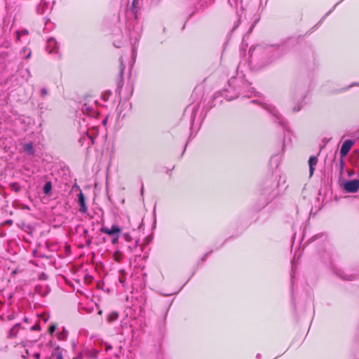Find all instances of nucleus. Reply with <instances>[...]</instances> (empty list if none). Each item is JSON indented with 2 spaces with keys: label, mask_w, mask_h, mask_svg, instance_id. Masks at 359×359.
Segmentation results:
<instances>
[{
  "label": "nucleus",
  "mask_w": 359,
  "mask_h": 359,
  "mask_svg": "<svg viewBox=\"0 0 359 359\" xmlns=\"http://www.w3.org/2000/svg\"><path fill=\"white\" fill-rule=\"evenodd\" d=\"M344 189L348 193H355L359 189V180H353L344 183Z\"/></svg>",
  "instance_id": "1"
},
{
  "label": "nucleus",
  "mask_w": 359,
  "mask_h": 359,
  "mask_svg": "<svg viewBox=\"0 0 359 359\" xmlns=\"http://www.w3.org/2000/svg\"><path fill=\"white\" fill-rule=\"evenodd\" d=\"M264 108L266 110H267L270 114H271L275 118H276L277 120H278L280 125L284 126V125H285L284 119L282 118L281 115L276 110L275 107H273L271 104H264Z\"/></svg>",
  "instance_id": "2"
},
{
  "label": "nucleus",
  "mask_w": 359,
  "mask_h": 359,
  "mask_svg": "<svg viewBox=\"0 0 359 359\" xmlns=\"http://www.w3.org/2000/svg\"><path fill=\"white\" fill-rule=\"evenodd\" d=\"M354 143L355 141L352 140H347L343 143L340 149L341 158H345L346 156Z\"/></svg>",
  "instance_id": "3"
},
{
  "label": "nucleus",
  "mask_w": 359,
  "mask_h": 359,
  "mask_svg": "<svg viewBox=\"0 0 359 359\" xmlns=\"http://www.w3.org/2000/svg\"><path fill=\"white\" fill-rule=\"evenodd\" d=\"M102 233H106L109 236H113L115 235H119L121 231V229L117 225H112L111 228L102 227L100 229Z\"/></svg>",
  "instance_id": "4"
},
{
  "label": "nucleus",
  "mask_w": 359,
  "mask_h": 359,
  "mask_svg": "<svg viewBox=\"0 0 359 359\" xmlns=\"http://www.w3.org/2000/svg\"><path fill=\"white\" fill-rule=\"evenodd\" d=\"M262 196L263 197L264 204L268 203L269 201H271L274 196L273 194L272 187H266L264 188L262 192Z\"/></svg>",
  "instance_id": "5"
},
{
  "label": "nucleus",
  "mask_w": 359,
  "mask_h": 359,
  "mask_svg": "<svg viewBox=\"0 0 359 359\" xmlns=\"http://www.w3.org/2000/svg\"><path fill=\"white\" fill-rule=\"evenodd\" d=\"M78 203L79 205V211L82 213H86L88 210L87 205L86 204V200L84 194L80 191L78 195Z\"/></svg>",
  "instance_id": "6"
},
{
  "label": "nucleus",
  "mask_w": 359,
  "mask_h": 359,
  "mask_svg": "<svg viewBox=\"0 0 359 359\" xmlns=\"http://www.w3.org/2000/svg\"><path fill=\"white\" fill-rule=\"evenodd\" d=\"M46 48L49 53L57 52L58 49V45L55 39L50 38L48 39Z\"/></svg>",
  "instance_id": "7"
},
{
  "label": "nucleus",
  "mask_w": 359,
  "mask_h": 359,
  "mask_svg": "<svg viewBox=\"0 0 359 359\" xmlns=\"http://www.w3.org/2000/svg\"><path fill=\"white\" fill-rule=\"evenodd\" d=\"M22 151L27 155L33 156L34 154V149L32 142H27L22 144Z\"/></svg>",
  "instance_id": "8"
},
{
  "label": "nucleus",
  "mask_w": 359,
  "mask_h": 359,
  "mask_svg": "<svg viewBox=\"0 0 359 359\" xmlns=\"http://www.w3.org/2000/svg\"><path fill=\"white\" fill-rule=\"evenodd\" d=\"M81 111L83 114H86L89 116H95V109L93 106H89L86 103H85L82 107Z\"/></svg>",
  "instance_id": "9"
},
{
  "label": "nucleus",
  "mask_w": 359,
  "mask_h": 359,
  "mask_svg": "<svg viewBox=\"0 0 359 359\" xmlns=\"http://www.w3.org/2000/svg\"><path fill=\"white\" fill-rule=\"evenodd\" d=\"M318 163V158L316 156H311L309 159V177H312L313 175L315 167Z\"/></svg>",
  "instance_id": "10"
},
{
  "label": "nucleus",
  "mask_w": 359,
  "mask_h": 359,
  "mask_svg": "<svg viewBox=\"0 0 359 359\" xmlns=\"http://www.w3.org/2000/svg\"><path fill=\"white\" fill-rule=\"evenodd\" d=\"M142 0H133V1L131 10L136 18H137V13L139 12V11L140 9V6L142 5Z\"/></svg>",
  "instance_id": "11"
},
{
  "label": "nucleus",
  "mask_w": 359,
  "mask_h": 359,
  "mask_svg": "<svg viewBox=\"0 0 359 359\" xmlns=\"http://www.w3.org/2000/svg\"><path fill=\"white\" fill-rule=\"evenodd\" d=\"M36 292L41 296H45L48 294L50 289L47 285H37L36 286Z\"/></svg>",
  "instance_id": "12"
},
{
  "label": "nucleus",
  "mask_w": 359,
  "mask_h": 359,
  "mask_svg": "<svg viewBox=\"0 0 359 359\" xmlns=\"http://www.w3.org/2000/svg\"><path fill=\"white\" fill-rule=\"evenodd\" d=\"M47 7H48L47 1L46 0H41V3L36 8L37 13L40 14V15L43 14L45 12V10L47 8Z\"/></svg>",
  "instance_id": "13"
},
{
  "label": "nucleus",
  "mask_w": 359,
  "mask_h": 359,
  "mask_svg": "<svg viewBox=\"0 0 359 359\" xmlns=\"http://www.w3.org/2000/svg\"><path fill=\"white\" fill-rule=\"evenodd\" d=\"M118 313L116 311H111L107 316V320L109 323L116 321L118 318Z\"/></svg>",
  "instance_id": "14"
},
{
  "label": "nucleus",
  "mask_w": 359,
  "mask_h": 359,
  "mask_svg": "<svg viewBox=\"0 0 359 359\" xmlns=\"http://www.w3.org/2000/svg\"><path fill=\"white\" fill-rule=\"evenodd\" d=\"M20 327V323H17L15 324L10 330H9V332H8V337L9 338H13V337H16L17 335V333L19 330V328Z\"/></svg>",
  "instance_id": "15"
},
{
  "label": "nucleus",
  "mask_w": 359,
  "mask_h": 359,
  "mask_svg": "<svg viewBox=\"0 0 359 359\" xmlns=\"http://www.w3.org/2000/svg\"><path fill=\"white\" fill-rule=\"evenodd\" d=\"M51 190H52L51 182H50V181L46 182V183L45 184L43 189V194L46 195H49Z\"/></svg>",
  "instance_id": "16"
},
{
  "label": "nucleus",
  "mask_w": 359,
  "mask_h": 359,
  "mask_svg": "<svg viewBox=\"0 0 359 359\" xmlns=\"http://www.w3.org/2000/svg\"><path fill=\"white\" fill-rule=\"evenodd\" d=\"M119 273L120 276H118V281L123 287H125V282L126 280V272L124 270H121Z\"/></svg>",
  "instance_id": "17"
},
{
  "label": "nucleus",
  "mask_w": 359,
  "mask_h": 359,
  "mask_svg": "<svg viewBox=\"0 0 359 359\" xmlns=\"http://www.w3.org/2000/svg\"><path fill=\"white\" fill-rule=\"evenodd\" d=\"M84 140H88V147H89L90 145L94 144V140L92 135H89L88 132L86 133V135L83 137Z\"/></svg>",
  "instance_id": "18"
},
{
  "label": "nucleus",
  "mask_w": 359,
  "mask_h": 359,
  "mask_svg": "<svg viewBox=\"0 0 359 359\" xmlns=\"http://www.w3.org/2000/svg\"><path fill=\"white\" fill-rule=\"evenodd\" d=\"M344 158H341L339 163L337 165V167L339 171L340 174H342L344 171V168L345 166L344 161L343 160Z\"/></svg>",
  "instance_id": "19"
},
{
  "label": "nucleus",
  "mask_w": 359,
  "mask_h": 359,
  "mask_svg": "<svg viewBox=\"0 0 359 359\" xmlns=\"http://www.w3.org/2000/svg\"><path fill=\"white\" fill-rule=\"evenodd\" d=\"M10 187L15 192H19L21 189L20 185L18 182H13L10 184Z\"/></svg>",
  "instance_id": "20"
},
{
  "label": "nucleus",
  "mask_w": 359,
  "mask_h": 359,
  "mask_svg": "<svg viewBox=\"0 0 359 359\" xmlns=\"http://www.w3.org/2000/svg\"><path fill=\"white\" fill-rule=\"evenodd\" d=\"M16 33H17V39L20 40L21 36H22V35H27L29 34V32L27 29H23V30H21V31L18 30V31H17Z\"/></svg>",
  "instance_id": "21"
},
{
  "label": "nucleus",
  "mask_w": 359,
  "mask_h": 359,
  "mask_svg": "<svg viewBox=\"0 0 359 359\" xmlns=\"http://www.w3.org/2000/svg\"><path fill=\"white\" fill-rule=\"evenodd\" d=\"M22 53L24 55H25L26 59H29L31 57L32 52H31L30 49H29L27 48H24L22 49Z\"/></svg>",
  "instance_id": "22"
},
{
  "label": "nucleus",
  "mask_w": 359,
  "mask_h": 359,
  "mask_svg": "<svg viewBox=\"0 0 359 359\" xmlns=\"http://www.w3.org/2000/svg\"><path fill=\"white\" fill-rule=\"evenodd\" d=\"M123 238L127 242H130L132 241V237L128 233L123 234Z\"/></svg>",
  "instance_id": "23"
},
{
  "label": "nucleus",
  "mask_w": 359,
  "mask_h": 359,
  "mask_svg": "<svg viewBox=\"0 0 359 359\" xmlns=\"http://www.w3.org/2000/svg\"><path fill=\"white\" fill-rule=\"evenodd\" d=\"M47 94H48V90L46 88H43L41 89L40 95L41 97H45L46 95H47Z\"/></svg>",
  "instance_id": "24"
},
{
  "label": "nucleus",
  "mask_w": 359,
  "mask_h": 359,
  "mask_svg": "<svg viewBox=\"0 0 359 359\" xmlns=\"http://www.w3.org/2000/svg\"><path fill=\"white\" fill-rule=\"evenodd\" d=\"M56 327L54 325H52L49 327L48 331L50 334H53L55 331Z\"/></svg>",
  "instance_id": "25"
},
{
  "label": "nucleus",
  "mask_w": 359,
  "mask_h": 359,
  "mask_svg": "<svg viewBox=\"0 0 359 359\" xmlns=\"http://www.w3.org/2000/svg\"><path fill=\"white\" fill-rule=\"evenodd\" d=\"M301 108H302V105L298 104L297 106H295V107L293 108V111H294V112H297V111H300Z\"/></svg>",
  "instance_id": "26"
},
{
  "label": "nucleus",
  "mask_w": 359,
  "mask_h": 359,
  "mask_svg": "<svg viewBox=\"0 0 359 359\" xmlns=\"http://www.w3.org/2000/svg\"><path fill=\"white\" fill-rule=\"evenodd\" d=\"M116 238H114L112 239V243L114 244L118 242V240L119 235H116Z\"/></svg>",
  "instance_id": "27"
},
{
  "label": "nucleus",
  "mask_w": 359,
  "mask_h": 359,
  "mask_svg": "<svg viewBox=\"0 0 359 359\" xmlns=\"http://www.w3.org/2000/svg\"><path fill=\"white\" fill-rule=\"evenodd\" d=\"M40 356H41V355H40V353H35L34 354V357L35 358H36V359H39V358H40Z\"/></svg>",
  "instance_id": "28"
},
{
  "label": "nucleus",
  "mask_w": 359,
  "mask_h": 359,
  "mask_svg": "<svg viewBox=\"0 0 359 359\" xmlns=\"http://www.w3.org/2000/svg\"><path fill=\"white\" fill-rule=\"evenodd\" d=\"M139 38H140V34H135V35L134 36V39H135V41H136V40H138V39H139Z\"/></svg>",
  "instance_id": "29"
},
{
  "label": "nucleus",
  "mask_w": 359,
  "mask_h": 359,
  "mask_svg": "<svg viewBox=\"0 0 359 359\" xmlns=\"http://www.w3.org/2000/svg\"><path fill=\"white\" fill-rule=\"evenodd\" d=\"M56 357H57V359H62V355H61V353H57Z\"/></svg>",
  "instance_id": "30"
},
{
  "label": "nucleus",
  "mask_w": 359,
  "mask_h": 359,
  "mask_svg": "<svg viewBox=\"0 0 359 359\" xmlns=\"http://www.w3.org/2000/svg\"><path fill=\"white\" fill-rule=\"evenodd\" d=\"M111 348H112V347H111L110 345H107V346H106V350H107V351H109V349H111Z\"/></svg>",
  "instance_id": "31"
},
{
  "label": "nucleus",
  "mask_w": 359,
  "mask_h": 359,
  "mask_svg": "<svg viewBox=\"0 0 359 359\" xmlns=\"http://www.w3.org/2000/svg\"><path fill=\"white\" fill-rule=\"evenodd\" d=\"M234 81V78H231V80L229 81V84L231 85V83Z\"/></svg>",
  "instance_id": "32"
},
{
  "label": "nucleus",
  "mask_w": 359,
  "mask_h": 359,
  "mask_svg": "<svg viewBox=\"0 0 359 359\" xmlns=\"http://www.w3.org/2000/svg\"><path fill=\"white\" fill-rule=\"evenodd\" d=\"M26 72H27V74L28 77H29V76H30V73H29V72L28 70H26Z\"/></svg>",
  "instance_id": "33"
},
{
  "label": "nucleus",
  "mask_w": 359,
  "mask_h": 359,
  "mask_svg": "<svg viewBox=\"0 0 359 359\" xmlns=\"http://www.w3.org/2000/svg\"><path fill=\"white\" fill-rule=\"evenodd\" d=\"M6 223L12 224V223H13V222H12L11 220H8V221L6 222Z\"/></svg>",
  "instance_id": "34"
},
{
  "label": "nucleus",
  "mask_w": 359,
  "mask_h": 359,
  "mask_svg": "<svg viewBox=\"0 0 359 359\" xmlns=\"http://www.w3.org/2000/svg\"><path fill=\"white\" fill-rule=\"evenodd\" d=\"M143 192H144V187H142V189H141V193H142V194H143Z\"/></svg>",
  "instance_id": "35"
},
{
  "label": "nucleus",
  "mask_w": 359,
  "mask_h": 359,
  "mask_svg": "<svg viewBox=\"0 0 359 359\" xmlns=\"http://www.w3.org/2000/svg\"><path fill=\"white\" fill-rule=\"evenodd\" d=\"M130 38H132L133 36V34L132 32H130Z\"/></svg>",
  "instance_id": "36"
},
{
  "label": "nucleus",
  "mask_w": 359,
  "mask_h": 359,
  "mask_svg": "<svg viewBox=\"0 0 359 359\" xmlns=\"http://www.w3.org/2000/svg\"><path fill=\"white\" fill-rule=\"evenodd\" d=\"M123 67H121V74H123Z\"/></svg>",
  "instance_id": "37"
},
{
  "label": "nucleus",
  "mask_w": 359,
  "mask_h": 359,
  "mask_svg": "<svg viewBox=\"0 0 359 359\" xmlns=\"http://www.w3.org/2000/svg\"><path fill=\"white\" fill-rule=\"evenodd\" d=\"M137 241H136V243H135V248H137Z\"/></svg>",
  "instance_id": "38"
},
{
  "label": "nucleus",
  "mask_w": 359,
  "mask_h": 359,
  "mask_svg": "<svg viewBox=\"0 0 359 359\" xmlns=\"http://www.w3.org/2000/svg\"><path fill=\"white\" fill-rule=\"evenodd\" d=\"M259 357H260V354H259V353H258V354L257 355V358H259Z\"/></svg>",
  "instance_id": "39"
}]
</instances>
